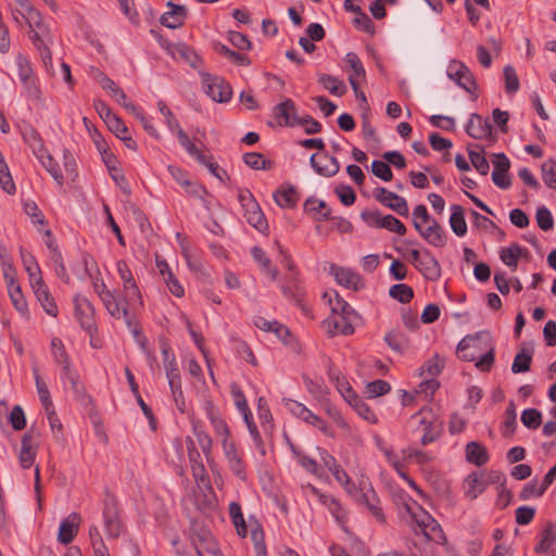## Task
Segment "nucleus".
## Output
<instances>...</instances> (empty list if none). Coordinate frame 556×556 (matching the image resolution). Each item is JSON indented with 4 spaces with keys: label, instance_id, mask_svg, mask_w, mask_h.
<instances>
[{
    "label": "nucleus",
    "instance_id": "f257e3e1",
    "mask_svg": "<svg viewBox=\"0 0 556 556\" xmlns=\"http://www.w3.org/2000/svg\"><path fill=\"white\" fill-rule=\"evenodd\" d=\"M92 287L111 317L117 320L123 319L130 328L132 323L127 304L122 302L116 291L109 290L105 282L99 277H92Z\"/></svg>",
    "mask_w": 556,
    "mask_h": 556
},
{
    "label": "nucleus",
    "instance_id": "f03ea898",
    "mask_svg": "<svg viewBox=\"0 0 556 556\" xmlns=\"http://www.w3.org/2000/svg\"><path fill=\"white\" fill-rule=\"evenodd\" d=\"M116 268L118 276L123 282L124 296H121V300L122 302L127 304V311L130 312V307L132 305L142 306V295L128 264L124 260H119L116 263Z\"/></svg>",
    "mask_w": 556,
    "mask_h": 556
},
{
    "label": "nucleus",
    "instance_id": "7ed1b4c3",
    "mask_svg": "<svg viewBox=\"0 0 556 556\" xmlns=\"http://www.w3.org/2000/svg\"><path fill=\"white\" fill-rule=\"evenodd\" d=\"M413 419H416L420 427H422V435L420 443L428 445L437 441L443 432V420L435 417L430 408H421L419 412L413 415Z\"/></svg>",
    "mask_w": 556,
    "mask_h": 556
},
{
    "label": "nucleus",
    "instance_id": "20e7f679",
    "mask_svg": "<svg viewBox=\"0 0 556 556\" xmlns=\"http://www.w3.org/2000/svg\"><path fill=\"white\" fill-rule=\"evenodd\" d=\"M238 200L241 204L247 222L260 231L266 229L267 222L265 215L252 192L249 189H239Z\"/></svg>",
    "mask_w": 556,
    "mask_h": 556
},
{
    "label": "nucleus",
    "instance_id": "39448f33",
    "mask_svg": "<svg viewBox=\"0 0 556 556\" xmlns=\"http://www.w3.org/2000/svg\"><path fill=\"white\" fill-rule=\"evenodd\" d=\"M102 516L106 536L109 539L119 538L123 531V523L118 510V503L115 496L106 494L103 501Z\"/></svg>",
    "mask_w": 556,
    "mask_h": 556
},
{
    "label": "nucleus",
    "instance_id": "423d86ee",
    "mask_svg": "<svg viewBox=\"0 0 556 556\" xmlns=\"http://www.w3.org/2000/svg\"><path fill=\"white\" fill-rule=\"evenodd\" d=\"M446 74L448 78L454 80L460 88L472 94L473 99L478 98V93L476 92L478 89L477 81L465 63L452 60L447 66Z\"/></svg>",
    "mask_w": 556,
    "mask_h": 556
},
{
    "label": "nucleus",
    "instance_id": "0eeeda50",
    "mask_svg": "<svg viewBox=\"0 0 556 556\" xmlns=\"http://www.w3.org/2000/svg\"><path fill=\"white\" fill-rule=\"evenodd\" d=\"M201 77L204 91L213 101L225 103L231 99L232 88L224 78L207 73H202Z\"/></svg>",
    "mask_w": 556,
    "mask_h": 556
},
{
    "label": "nucleus",
    "instance_id": "6e6552de",
    "mask_svg": "<svg viewBox=\"0 0 556 556\" xmlns=\"http://www.w3.org/2000/svg\"><path fill=\"white\" fill-rule=\"evenodd\" d=\"M75 316L81 328L92 334L96 330L94 307L85 296L76 295L74 299Z\"/></svg>",
    "mask_w": 556,
    "mask_h": 556
},
{
    "label": "nucleus",
    "instance_id": "1a4fd4ad",
    "mask_svg": "<svg viewBox=\"0 0 556 556\" xmlns=\"http://www.w3.org/2000/svg\"><path fill=\"white\" fill-rule=\"evenodd\" d=\"M273 115L280 127H295L301 119L295 102L289 98L274 106Z\"/></svg>",
    "mask_w": 556,
    "mask_h": 556
},
{
    "label": "nucleus",
    "instance_id": "9d476101",
    "mask_svg": "<svg viewBox=\"0 0 556 556\" xmlns=\"http://www.w3.org/2000/svg\"><path fill=\"white\" fill-rule=\"evenodd\" d=\"M330 275L333 276L337 283L346 289L358 291L365 287L364 280L361 275L349 267H340L331 264L329 267Z\"/></svg>",
    "mask_w": 556,
    "mask_h": 556
},
{
    "label": "nucleus",
    "instance_id": "9b49d317",
    "mask_svg": "<svg viewBox=\"0 0 556 556\" xmlns=\"http://www.w3.org/2000/svg\"><path fill=\"white\" fill-rule=\"evenodd\" d=\"M358 315H332L324 320V327L330 336H349L354 332V323Z\"/></svg>",
    "mask_w": 556,
    "mask_h": 556
},
{
    "label": "nucleus",
    "instance_id": "f8f14e48",
    "mask_svg": "<svg viewBox=\"0 0 556 556\" xmlns=\"http://www.w3.org/2000/svg\"><path fill=\"white\" fill-rule=\"evenodd\" d=\"M488 333L478 332L463 338L457 345V356L465 362H473L478 358V352L481 350L480 342L482 337L488 338Z\"/></svg>",
    "mask_w": 556,
    "mask_h": 556
},
{
    "label": "nucleus",
    "instance_id": "ddd939ff",
    "mask_svg": "<svg viewBox=\"0 0 556 556\" xmlns=\"http://www.w3.org/2000/svg\"><path fill=\"white\" fill-rule=\"evenodd\" d=\"M375 197H376L377 201H379L381 204L388 206L389 208H391L399 215L404 216V217L408 216L407 201L403 197H401L392 191H389L383 187L376 189Z\"/></svg>",
    "mask_w": 556,
    "mask_h": 556
},
{
    "label": "nucleus",
    "instance_id": "4468645a",
    "mask_svg": "<svg viewBox=\"0 0 556 556\" xmlns=\"http://www.w3.org/2000/svg\"><path fill=\"white\" fill-rule=\"evenodd\" d=\"M493 156L492 163L494 168L492 172V180L498 188L508 189L511 185L508 176L510 161L504 153H495Z\"/></svg>",
    "mask_w": 556,
    "mask_h": 556
},
{
    "label": "nucleus",
    "instance_id": "2eb2a0df",
    "mask_svg": "<svg viewBox=\"0 0 556 556\" xmlns=\"http://www.w3.org/2000/svg\"><path fill=\"white\" fill-rule=\"evenodd\" d=\"M356 501L357 503L366 506L368 511L377 519V521L381 523L386 522V516L380 505L379 497L370 485L368 488L361 489V493Z\"/></svg>",
    "mask_w": 556,
    "mask_h": 556
},
{
    "label": "nucleus",
    "instance_id": "dca6fc26",
    "mask_svg": "<svg viewBox=\"0 0 556 556\" xmlns=\"http://www.w3.org/2000/svg\"><path fill=\"white\" fill-rule=\"evenodd\" d=\"M416 230L432 247L442 248L446 244L445 231L435 218L426 228L416 224Z\"/></svg>",
    "mask_w": 556,
    "mask_h": 556
},
{
    "label": "nucleus",
    "instance_id": "f3484780",
    "mask_svg": "<svg viewBox=\"0 0 556 556\" xmlns=\"http://www.w3.org/2000/svg\"><path fill=\"white\" fill-rule=\"evenodd\" d=\"M309 162L314 170L320 176L332 177L340 169L338 160L334 156L328 155L327 153L313 154Z\"/></svg>",
    "mask_w": 556,
    "mask_h": 556
},
{
    "label": "nucleus",
    "instance_id": "a211bd4d",
    "mask_svg": "<svg viewBox=\"0 0 556 556\" xmlns=\"http://www.w3.org/2000/svg\"><path fill=\"white\" fill-rule=\"evenodd\" d=\"M167 8L170 10L161 15L160 23L170 29L182 26L188 15L187 8L172 1L167 2Z\"/></svg>",
    "mask_w": 556,
    "mask_h": 556
},
{
    "label": "nucleus",
    "instance_id": "6ab92c4d",
    "mask_svg": "<svg viewBox=\"0 0 556 556\" xmlns=\"http://www.w3.org/2000/svg\"><path fill=\"white\" fill-rule=\"evenodd\" d=\"M30 286L45 312L48 315L55 317L58 315V306L42 278L30 282Z\"/></svg>",
    "mask_w": 556,
    "mask_h": 556
},
{
    "label": "nucleus",
    "instance_id": "aec40b11",
    "mask_svg": "<svg viewBox=\"0 0 556 556\" xmlns=\"http://www.w3.org/2000/svg\"><path fill=\"white\" fill-rule=\"evenodd\" d=\"M416 269L430 281H437L441 277V266L439 261L433 254L425 249L422 251V258L419 264H416Z\"/></svg>",
    "mask_w": 556,
    "mask_h": 556
},
{
    "label": "nucleus",
    "instance_id": "412c9836",
    "mask_svg": "<svg viewBox=\"0 0 556 556\" xmlns=\"http://www.w3.org/2000/svg\"><path fill=\"white\" fill-rule=\"evenodd\" d=\"M36 437L37 432L34 429H29L22 438L18 460L24 469L30 468L34 464L36 451L33 448V442Z\"/></svg>",
    "mask_w": 556,
    "mask_h": 556
},
{
    "label": "nucleus",
    "instance_id": "4be33fe9",
    "mask_svg": "<svg viewBox=\"0 0 556 556\" xmlns=\"http://www.w3.org/2000/svg\"><path fill=\"white\" fill-rule=\"evenodd\" d=\"M190 539L198 556H208L211 551L217 547V544L212 534L203 529H201L199 532L194 530L191 533Z\"/></svg>",
    "mask_w": 556,
    "mask_h": 556
},
{
    "label": "nucleus",
    "instance_id": "5701e85b",
    "mask_svg": "<svg viewBox=\"0 0 556 556\" xmlns=\"http://www.w3.org/2000/svg\"><path fill=\"white\" fill-rule=\"evenodd\" d=\"M466 132L475 139H483L492 134V126L488 119H483L479 114H470L466 125Z\"/></svg>",
    "mask_w": 556,
    "mask_h": 556
},
{
    "label": "nucleus",
    "instance_id": "b1692460",
    "mask_svg": "<svg viewBox=\"0 0 556 556\" xmlns=\"http://www.w3.org/2000/svg\"><path fill=\"white\" fill-rule=\"evenodd\" d=\"M40 33L41 30L29 29V39L39 51L45 65L48 66L52 63L51 51L47 46V42L50 40V30H46L43 34Z\"/></svg>",
    "mask_w": 556,
    "mask_h": 556
},
{
    "label": "nucleus",
    "instance_id": "393cba45",
    "mask_svg": "<svg viewBox=\"0 0 556 556\" xmlns=\"http://www.w3.org/2000/svg\"><path fill=\"white\" fill-rule=\"evenodd\" d=\"M167 169L170 176L185 189L186 192L192 195H200L203 188L197 182L191 181L187 172L175 165H168Z\"/></svg>",
    "mask_w": 556,
    "mask_h": 556
},
{
    "label": "nucleus",
    "instance_id": "a878e982",
    "mask_svg": "<svg viewBox=\"0 0 556 556\" xmlns=\"http://www.w3.org/2000/svg\"><path fill=\"white\" fill-rule=\"evenodd\" d=\"M77 520L78 515L73 513L66 519L61 521L58 540L62 544H70L74 540L78 530Z\"/></svg>",
    "mask_w": 556,
    "mask_h": 556
},
{
    "label": "nucleus",
    "instance_id": "bb28decb",
    "mask_svg": "<svg viewBox=\"0 0 556 556\" xmlns=\"http://www.w3.org/2000/svg\"><path fill=\"white\" fill-rule=\"evenodd\" d=\"M486 486V482L484 481L482 476L477 473L469 475L464 481L465 495L469 500H476Z\"/></svg>",
    "mask_w": 556,
    "mask_h": 556
},
{
    "label": "nucleus",
    "instance_id": "cd10ccee",
    "mask_svg": "<svg viewBox=\"0 0 556 556\" xmlns=\"http://www.w3.org/2000/svg\"><path fill=\"white\" fill-rule=\"evenodd\" d=\"M466 458L476 466H482L489 460V454L483 445L471 441L466 445Z\"/></svg>",
    "mask_w": 556,
    "mask_h": 556
},
{
    "label": "nucleus",
    "instance_id": "c85d7f7f",
    "mask_svg": "<svg viewBox=\"0 0 556 556\" xmlns=\"http://www.w3.org/2000/svg\"><path fill=\"white\" fill-rule=\"evenodd\" d=\"M451 228L457 237H464L467 233V224L465 220L464 208L458 204H454L451 206Z\"/></svg>",
    "mask_w": 556,
    "mask_h": 556
},
{
    "label": "nucleus",
    "instance_id": "c756f323",
    "mask_svg": "<svg viewBox=\"0 0 556 556\" xmlns=\"http://www.w3.org/2000/svg\"><path fill=\"white\" fill-rule=\"evenodd\" d=\"M192 431L194 437L197 438L199 445L205 455V457L208 459L212 453L213 447V440L210 437V434L204 431L203 425L200 420H192Z\"/></svg>",
    "mask_w": 556,
    "mask_h": 556
},
{
    "label": "nucleus",
    "instance_id": "7c9ffc66",
    "mask_svg": "<svg viewBox=\"0 0 556 556\" xmlns=\"http://www.w3.org/2000/svg\"><path fill=\"white\" fill-rule=\"evenodd\" d=\"M23 139L28 144V147L31 149L34 155L37 159L39 156H42V154H45L46 152H48L40 134L36 129H34V128L25 129L23 132Z\"/></svg>",
    "mask_w": 556,
    "mask_h": 556
},
{
    "label": "nucleus",
    "instance_id": "2f4dec72",
    "mask_svg": "<svg viewBox=\"0 0 556 556\" xmlns=\"http://www.w3.org/2000/svg\"><path fill=\"white\" fill-rule=\"evenodd\" d=\"M556 543V526L553 522H548L541 532V540L535 545V553L542 554L551 549Z\"/></svg>",
    "mask_w": 556,
    "mask_h": 556
},
{
    "label": "nucleus",
    "instance_id": "473e14b6",
    "mask_svg": "<svg viewBox=\"0 0 556 556\" xmlns=\"http://www.w3.org/2000/svg\"><path fill=\"white\" fill-rule=\"evenodd\" d=\"M318 83L333 96L341 97L346 92L344 81L332 75L319 74Z\"/></svg>",
    "mask_w": 556,
    "mask_h": 556
},
{
    "label": "nucleus",
    "instance_id": "72a5a7b5",
    "mask_svg": "<svg viewBox=\"0 0 556 556\" xmlns=\"http://www.w3.org/2000/svg\"><path fill=\"white\" fill-rule=\"evenodd\" d=\"M37 160L47 169V172L52 176V178L55 180V182L60 187H63L65 177H64L58 162L52 157V155L49 152H46L45 154H42V156H39Z\"/></svg>",
    "mask_w": 556,
    "mask_h": 556
},
{
    "label": "nucleus",
    "instance_id": "f704fd0d",
    "mask_svg": "<svg viewBox=\"0 0 556 556\" xmlns=\"http://www.w3.org/2000/svg\"><path fill=\"white\" fill-rule=\"evenodd\" d=\"M275 202L283 208H290L295 205L299 200L298 192L294 187L289 186L281 188L274 193Z\"/></svg>",
    "mask_w": 556,
    "mask_h": 556
},
{
    "label": "nucleus",
    "instance_id": "c9c22d12",
    "mask_svg": "<svg viewBox=\"0 0 556 556\" xmlns=\"http://www.w3.org/2000/svg\"><path fill=\"white\" fill-rule=\"evenodd\" d=\"M20 253L23 266L28 274L29 281L33 282L35 280H40L42 278L40 267L33 254L23 248L20 249Z\"/></svg>",
    "mask_w": 556,
    "mask_h": 556
},
{
    "label": "nucleus",
    "instance_id": "e433bc0d",
    "mask_svg": "<svg viewBox=\"0 0 556 556\" xmlns=\"http://www.w3.org/2000/svg\"><path fill=\"white\" fill-rule=\"evenodd\" d=\"M253 260L260 265L261 269L270 276L273 280L277 279L278 270L271 266L270 260L265 251L260 247H253L251 250Z\"/></svg>",
    "mask_w": 556,
    "mask_h": 556
},
{
    "label": "nucleus",
    "instance_id": "4c0bfd02",
    "mask_svg": "<svg viewBox=\"0 0 556 556\" xmlns=\"http://www.w3.org/2000/svg\"><path fill=\"white\" fill-rule=\"evenodd\" d=\"M307 489L318 498V501L323 505H325L329 508L331 514L337 519L341 518L342 508H341L340 503L334 497H332L331 495L321 493L317 488L313 486L312 484H308Z\"/></svg>",
    "mask_w": 556,
    "mask_h": 556
},
{
    "label": "nucleus",
    "instance_id": "58836bf2",
    "mask_svg": "<svg viewBox=\"0 0 556 556\" xmlns=\"http://www.w3.org/2000/svg\"><path fill=\"white\" fill-rule=\"evenodd\" d=\"M33 374H34L36 390H37L39 400H40L42 406L45 407V409L49 410L52 408L53 403L51 401L50 391L48 389V386L41 379V376H40L37 367H33Z\"/></svg>",
    "mask_w": 556,
    "mask_h": 556
},
{
    "label": "nucleus",
    "instance_id": "ea45409f",
    "mask_svg": "<svg viewBox=\"0 0 556 556\" xmlns=\"http://www.w3.org/2000/svg\"><path fill=\"white\" fill-rule=\"evenodd\" d=\"M229 515L233 526L236 527L238 535L245 538L248 534V528L244 521L241 506L237 502H231L229 504Z\"/></svg>",
    "mask_w": 556,
    "mask_h": 556
},
{
    "label": "nucleus",
    "instance_id": "a19ab883",
    "mask_svg": "<svg viewBox=\"0 0 556 556\" xmlns=\"http://www.w3.org/2000/svg\"><path fill=\"white\" fill-rule=\"evenodd\" d=\"M334 299L330 296V293L326 292L324 296H329V304L331 307L332 315H355L357 314L354 308L340 295L333 291Z\"/></svg>",
    "mask_w": 556,
    "mask_h": 556
},
{
    "label": "nucleus",
    "instance_id": "79ce46f5",
    "mask_svg": "<svg viewBox=\"0 0 556 556\" xmlns=\"http://www.w3.org/2000/svg\"><path fill=\"white\" fill-rule=\"evenodd\" d=\"M125 109L127 111H129L130 113H132L135 115V117L141 122L144 130L150 136H152L154 138H159V132H157L156 128L152 125L151 118L144 114L142 109L136 106L134 103H125Z\"/></svg>",
    "mask_w": 556,
    "mask_h": 556
},
{
    "label": "nucleus",
    "instance_id": "37998d69",
    "mask_svg": "<svg viewBox=\"0 0 556 556\" xmlns=\"http://www.w3.org/2000/svg\"><path fill=\"white\" fill-rule=\"evenodd\" d=\"M523 249L517 244H510L508 248H504L501 250L500 258L501 261L511 267L513 269L517 268L518 265V258L522 254Z\"/></svg>",
    "mask_w": 556,
    "mask_h": 556
},
{
    "label": "nucleus",
    "instance_id": "c03bdc74",
    "mask_svg": "<svg viewBox=\"0 0 556 556\" xmlns=\"http://www.w3.org/2000/svg\"><path fill=\"white\" fill-rule=\"evenodd\" d=\"M16 3L15 8L11 9L12 16L15 22H18L17 14H21V17L25 21L34 17L36 13L39 11L30 3L29 0H14Z\"/></svg>",
    "mask_w": 556,
    "mask_h": 556
},
{
    "label": "nucleus",
    "instance_id": "a18cd8bd",
    "mask_svg": "<svg viewBox=\"0 0 556 556\" xmlns=\"http://www.w3.org/2000/svg\"><path fill=\"white\" fill-rule=\"evenodd\" d=\"M389 295L400 303L406 304L414 298V290L408 285L396 283L390 288Z\"/></svg>",
    "mask_w": 556,
    "mask_h": 556
},
{
    "label": "nucleus",
    "instance_id": "49530a36",
    "mask_svg": "<svg viewBox=\"0 0 556 556\" xmlns=\"http://www.w3.org/2000/svg\"><path fill=\"white\" fill-rule=\"evenodd\" d=\"M532 361V353L522 349L519 353L516 354L513 365L511 371L514 374L527 372L530 370Z\"/></svg>",
    "mask_w": 556,
    "mask_h": 556
},
{
    "label": "nucleus",
    "instance_id": "de8ad7c7",
    "mask_svg": "<svg viewBox=\"0 0 556 556\" xmlns=\"http://www.w3.org/2000/svg\"><path fill=\"white\" fill-rule=\"evenodd\" d=\"M176 53L178 58L187 62L191 67L198 68L201 63V58L198 53L185 43H180L176 47Z\"/></svg>",
    "mask_w": 556,
    "mask_h": 556
},
{
    "label": "nucleus",
    "instance_id": "09e8293b",
    "mask_svg": "<svg viewBox=\"0 0 556 556\" xmlns=\"http://www.w3.org/2000/svg\"><path fill=\"white\" fill-rule=\"evenodd\" d=\"M486 339H488L486 352L482 355L478 354V358L476 359V367L478 369H480L481 371H490L494 364L495 349H494V345L489 336Z\"/></svg>",
    "mask_w": 556,
    "mask_h": 556
},
{
    "label": "nucleus",
    "instance_id": "8fccbe9b",
    "mask_svg": "<svg viewBox=\"0 0 556 556\" xmlns=\"http://www.w3.org/2000/svg\"><path fill=\"white\" fill-rule=\"evenodd\" d=\"M541 172L544 184L548 188L556 190V161L553 159L546 160L541 165Z\"/></svg>",
    "mask_w": 556,
    "mask_h": 556
},
{
    "label": "nucleus",
    "instance_id": "3c124183",
    "mask_svg": "<svg viewBox=\"0 0 556 556\" xmlns=\"http://www.w3.org/2000/svg\"><path fill=\"white\" fill-rule=\"evenodd\" d=\"M483 148L480 151L469 150L468 155L470 163L477 169V172L483 176L488 175L490 165L485 156L483 155Z\"/></svg>",
    "mask_w": 556,
    "mask_h": 556
},
{
    "label": "nucleus",
    "instance_id": "603ef678",
    "mask_svg": "<svg viewBox=\"0 0 556 556\" xmlns=\"http://www.w3.org/2000/svg\"><path fill=\"white\" fill-rule=\"evenodd\" d=\"M0 187L9 194H13L16 191L15 184L5 160L0 161Z\"/></svg>",
    "mask_w": 556,
    "mask_h": 556
},
{
    "label": "nucleus",
    "instance_id": "864d4df0",
    "mask_svg": "<svg viewBox=\"0 0 556 556\" xmlns=\"http://www.w3.org/2000/svg\"><path fill=\"white\" fill-rule=\"evenodd\" d=\"M547 489L538 480H531L527 483L519 493V498L521 501H527L533 496L540 497L544 494Z\"/></svg>",
    "mask_w": 556,
    "mask_h": 556
},
{
    "label": "nucleus",
    "instance_id": "5fc2aeb1",
    "mask_svg": "<svg viewBox=\"0 0 556 556\" xmlns=\"http://www.w3.org/2000/svg\"><path fill=\"white\" fill-rule=\"evenodd\" d=\"M354 410L361 416L363 419L370 424L377 422V417L374 410L365 403L361 397L353 395V406Z\"/></svg>",
    "mask_w": 556,
    "mask_h": 556
},
{
    "label": "nucleus",
    "instance_id": "6e6d98bb",
    "mask_svg": "<svg viewBox=\"0 0 556 556\" xmlns=\"http://www.w3.org/2000/svg\"><path fill=\"white\" fill-rule=\"evenodd\" d=\"M285 407L293 416L302 419L305 422L308 420L311 414L313 413L304 404L291 399L285 400Z\"/></svg>",
    "mask_w": 556,
    "mask_h": 556
},
{
    "label": "nucleus",
    "instance_id": "4d7b16f0",
    "mask_svg": "<svg viewBox=\"0 0 556 556\" xmlns=\"http://www.w3.org/2000/svg\"><path fill=\"white\" fill-rule=\"evenodd\" d=\"M51 352L56 363L61 364L63 367L71 366L70 357L61 339L53 338L51 340Z\"/></svg>",
    "mask_w": 556,
    "mask_h": 556
},
{
    "label": "nucleus",
    "instance_id": "13d9d810",
    "mask_svg": "<svg viewBox=\"0 0 556 556\" xmlns=\"http://www.w3.org/2000/svg\"><path fill=\"white\" fill-rule=\"evenodd\" d=\"M521 422L529 429H536L542 422V414L536 408H527L521 414Z\"/></svg>",
    "mask_w": 556,
    "mask_h": 556
},
{
    "label": "nucleus",
    "instance_id": "bf43d9fd",
    "mask_svg": "<svg viewBox=\"0 0 556 556\" xmlns=\"http://www.w3.org/2000/svg\"><path fill=\"white\" fill-rule=\"evenodd\" d=\"M380 222V228L395 232L400 236H404L406 233L405 225L393 215L382 216Z\"/></svg>",
    "mask_w": 556,
    "mask_h": 556
},
{
    "label": "nucleus",
    "instance_id": "052dcab7",
    "mask_svg": "<svg viewBox=\"0 0 556 556\" xmlns=\"http://www.w3.org/2000/svg\"><path fill=\"white\" fill-rule=\"evenodd\" d=\"M516 418H517V415H516L515 405L513 402H510L508 407L506 408L505 419L503 422V435L504 437H509L514 433L516 426H517Z\"/></svg>",
    "mask_w": 556,
    "mask_h": 556
},
{
    "label": "nucleus",
    "instance_id": "680f3d73",
    "mask_svg": "<svg viewBox=\"0 0 556 556\" xmlns=\"http://www.w3.org/2000/svg\"><path fill=\"white\" fill-rule=\"evenodd\" d=\"M505 90L507 93H516L519 89V79L511 65L504 67Z\"/></svg>",
    "mask_w": 556,
    "mask_h": 556
},
{
    "label": "nucleus",
    "instance_id": "e2e57ef3",
    "mask_svg": "<svg viewBox=\"0 0 556 556\" xmlns=\"http://www.w3.org/2000/svg\"><path fill=\"white\" fill-rule=\"evenodd\" d=\"M16 65L21 83L35 77L30 62L23 54L16 56Z\"/></svg>",
    "mask_w": 556,
    "mask_h": 556
},
{
    "label": "nucleus",
    "instance_id": "0e129e2a",
    "mask_svg": "<svg viewBox=\"0 0 556 556\" xmlns=\"http://www.w3.org/2000/svg\"><path fill=\"white\" fill-rule=\"evenodd\" d=\"M391 390V386L386 380H375L366 386V391L371 397H378L387 394Z\"/></svg>",
    "mask_w": 556,
    "mask_h": 556
},
{
    "label": "nucleus",
    "instance_id": "69168bd1",
    "mask_svg": "<svg viewBox=\"0 0 556 556\" xmlns=\"http://www.w3.org/2000/svg\"><path fill=\"white\" fill-rule=\"evenodd\" d=\"M345 61L350 65L352 72H353L351 75H353L356 80L358 78H365V74H366L365 68L355 52L346 53Z\"/></svg>",
    "mask_w": 556,
    "mask_h": 556
},
{
    "label": "nucleus",
    "instance_id": "338daca9",
    "mask_svg": "<svg viewBox=\"0 0 556 556\" xmlns=\"http://www.w3.org/2000/svg\"><path fill=\"white\" fill-rule=\"evenodd\" d=\"M535 217H536L538 226L542 230L547 231L553 228V226H554L553 216L547 207H545V206L539 207L536 211Z\"/></svg>",
    "mask_w": 556,
    "mask_h": 556
},
{
    "label": "nucleus",
    "instance_id": "774afa93",
    "mask_svg": "<svg viewBox=\"0 0 556 556\" xmlns=\"http://www.w3.org/2000/svg\"><path fill=\"white\" fill-rule=\"evenodd\" d=\"M371 172L375 176L382 179L383 181H390L393 177L392 170L383 161L376 160L371 163Z\"/></svg>",
    "mask_w": 556,
    "mask_h": 556
}]
</instances>
